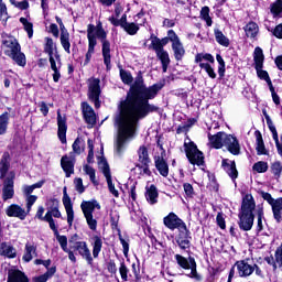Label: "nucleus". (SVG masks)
Here are the masks:
<instances>
[{
  "mask_svg": "<svg viewBox=\"0 0 282 282\" xmlns=\"http://www.w3.org/2000/svg\"><path fill=\"white\" fill-rule=\"evenodd\" d=\"M94 30H96V25L89 24L87 26V39H88V51L86 53V59L84 65H88L89 61H91V56H94L95 47L98 45L96 41V35H94Z\"/></svg>",
  "mask_w": 282,
  "mask_h": 282,
  "instance_id": "nucleus-13",
  "label": "nucleus"
},
{
  "mask_svg": "<svg viewBox=\"0 0 282 282\" xmlns=\"http://www.w3.org/2000/svg\"><path fill=\"white\" fill-rule=\"evenodd\" d=\"M101 171L107 180L108 188L111 195L118 197L119 193L118 189H116V186L113 185V181H111V170H109V164L107 162L101 163Z\"/></svg>",
  "mask_w": 282,
  "mask_h": 282,
  "instance_id": "nucleus-23",
  "label": "nucleus"
},
{
  "mask_svg": "<svg viewBox=\"0 0 282 282\" xmlns=\"http://www.w3.org/2000/svg\"><path fill=\"white\" fill-rule=\"evenodd\" d=\"M44 52L48 57L56 56V54H58V48L54 44V40H52V37H45Z\"/></svg>",
  "mask_w": 282,
  "mask_h": 282,
  "instance_id": "nucleus-34",
  "label": "nucleus"
},
{
  "mask_svg": "<svg viewBox=\"0 0 282 282\" xmlns=\"http://www.w3.org/2000/svg\"><path fill=\"white\" fill-rule=\"evenodd\" d=\"M101 250H102V238H100V236H94L93 237V257H94V259H98Z\"/></svg>",
  "mask_w": 282,
  "mask_h": 282,
  "instance_id": "nucleus-37",
  "label": "nucleus"
},
{
  "mask_svg": "<svg viewBox=\"0 0 282 282\" xmlns=\"http://www.w3.org/2000/svg\"><path fill=\"white\" fill-rule=\"evenodd\" d=\"M44 221H47L51 230H53L54 235H58V227H56V223H54V218L48 216H44Z\"/></svg>",
  "mask_w": 282,
  "mask_h": 282,
  "instance_id": "nucleus-61",
  "label": "nucleus"
},
{
  "mask_svg": "<svg viewBox=\"0 0 282 282\" xmlns=\"http://www.w3.org/2000/svg\"><path fill=\"white\" fill-rule=\"evenodd\" d=\"M73 250L78 252V254L82 256V258L87 261L88 265H91L94 263V258L91 257V250H89V246L85 241H77L72 246Z\"/></svg>",
  "mask_w": 282,
  "mask_h": 282,
  "instance_id": "nucleus-15",
  "label": "nucleus"
},
{
  "mask_svg": "<svg viewBox=\"0 0 282 282\" xmlns=\"http://www.w3.org/2000/svg\"><path fill=\"white\" fill-rule=\"evenodd\" d=\"M0 256L7 257V259H17V248L11 242H1Z\"/></svg>",
  "mask_w": 282,
  "mask_h": 282,
  "instance_id": "nucleus-27",
  "label": "nucleus"
},
{
  "mask_svg": "<svg viewBox=\"0 0 282 282\" xmlns=\"http://www.w3.org/2000/svg\"><path fill=\"white\" fill-rule=\"evenodd\" d=\"M162 84H154L150 87L144 86L142 76H138L130 87L124 101L120 105V115L116 122L119 127L117 140L115 142V153L122 155L124 147L129 140L135 138L138 131V122L147 118L149 113L160 111V108L149 100H153L158 93L162 89Z\"/></svg>",
  "mask_w": 282,
  "mask_h": 282,
  "instance_id": "nucleus-1",
  "label": "nucleus"
},
{
  "mask_svg": "<svg viewBox=\"0 0 282 282\" xmlns=\"http://www.w3.org/2000/svg\"><path fill=\"white\" fill-rule=\"evenodd\" d=\"M14 177L17 174L11 171L8 176L3 178V187H2V199L3 202H8V199H12L14 197Z\"/></svg>",
  "mask_w": 282,
  "mask_h": 282,
  "instance_id": "nucleus-12",
  "label": "nucleus"
},
{
  "mask_svg": "<svg viewBox=\"0 0 282 282\" xmlns=\"http://www.w3.org/2000/svg\"><path fill=\"white\" fill-rule=\"evenodd\" d=\"M138 162L141 164H151V158H149V149L145 145H141L138 150Z\"/></svg>",
  "mask_w": 282,
  "mask_h": 282,
  "instance_id": "nucleus-35",
  "label": "nucleus"
},
{
  "mask_svg": "<svg viewBox=\"0 0 282 282\" xmlns=\"http://www.w3.org/2000/svg\"><path fill=\"white\" fill-rule=\"evenodd\" d=\"M149 164L150 163H138L137 164V169H138L140 175H147V176L151 175V170L149 169Z\"/></svg>",
  "mask_w": 282,
  "mask_h": 282,
  "instance_id": "nucleus-56",
  "label": "nucleus"
},
{
  "mask_svg": "<svg viewBox=\"0 0 282 282\" xmlns=\"http://www.w3.org/2000/svg\"><path fill=\"white\" fill-rule=\"evenodd\" d=\"M10 122V115L8 112H4L0 116V135L6 134L8 131V124Z\"/></svg>",
  "mask_w": 282,
  "mask_h": 282,
  "instance_id": "nucleus-43",
  "label": "nucleus"
},
{
  "mask_svg": "<svg viewBox=\"0 0 282 282\" xmlns=\"http://www.w3.org/2000/svg\"><path fill=\"white\" fill-rule=\"evenodd\" d=\"M2 45L6 47L4 54L12 58L17 65L20 67H25L26 59L25 54L21 52V45L13 36H9L8 39L2 41Z\"/></svg>",
  "mask_w": 282,
  "mask_h": 282,
  "instance_id": "nucleus-3",
  "label": "nucleus"
},
{
  "mask_svg": "<svg viewBox=\"0 0 282 282\" xmlns=\"http://www.w3.org/2000/svg\"><path fill=\"white\" fill-rule=\"evenodd\" d=\"M88 98L91 102H95L96 109H100V79H89Z\"/></svg>",
  "mask_w": 282,
  "mask_h": 282,
  "instance_id": "nucleus-11",
  "label": "nucleus"
},
{
  "mask_svg": "<svg viewBox=\"0 0 282 282\" xmlns=\"http://www.w3.org/2000/svg\"><path fill=\"white\" fill-rule=\"evenodd\" d=\"M256 173H265L268 171V162L260 161L253 164Z\"/></svg>",
  "mask_w": 282,
  "mask_h": 282,
  "instance_id": "nucleus-55",
  "label": "nucleus"
},
{
  "mask_svg": "<svg viewBox=\"0 0 282 282\" xmlns=\"http://www.w3.org/2000/svg\"><path fill=\"white\" fill-rule=\"evenodd\" d=\"M175 241L181 250H188L191 248V231H188V228L180 229Z\"/></svg>",
  "mask_w": 282,
  "mask_h": 282,
  "instance_id": "nucleus-18",
  "label": "nucleus"
},
{
  "mask_svg": "<svg viewBox=\"0 0 282 282\" xmlns=\"http://www.w3.org/2000/svg\"><path fill=\"white\" fill-rule=\"evenodd\" d=\"M94 36L96 39H99L101 42L102 48V57H104V63L107 67V69H111V43L108 42L107 40V32H105V29H102V25H97L95 26L94 30Z\"/></svg>",
  "mask_w": 282,
  "mask_h": 282,
  "instance_id": "nucleus-4",
  "label": "nucleus"
},
{
  "mask_svg": "<svg viewBox=\"0 0 282 282\" xmlns=\"http://www.w3.org/2000/svg\"><path fill=\"white\" fill-rule=\"evenodd\" d=\"M223 147H225L227 151L231 153V155H239L241 153V145L239 144V140H237V137H234L232 134H225Z\"/></svg>",
  "mask_w": 282,
  "mask_h": 282,
  "instance_id": "nucleus-16",
  "label": "nucleus"
},
{
  "mask_svg": "<svg viewBox=\"0 0 282 282\" xmlns=\"http://www.w3.org/2000/svg\"><path fill=\"white\" fill-rule=\"evenodd\" d=\"M163 224L170 230H184L186 228L184 220L177 217V215L174 213H170L166 217H164Z\"/></svg>",
  "mask_w": 282,
  "mask_h": 282,
  "instance_id": "nucleus-14",
  "label": "nucleus"
},
{
  "mask_svg": "<svg viewBox=\"0 0 282 282\" xmlns=\"http://www.w3.org/2000/svg\"><path fill=\"white\" fill-rule=\"evenodd\" d=\"M43 184H45V181H40L33 185H23L22 186V193L24 197H30L34 193L35 188H42Z\"/></svg>",
  "mask_w": 282,
  "mask_h": 282,
  "instance_id": "nucleus-38",
  "label": "nucleus"
},
{
  "mask_svg": "<svg viewBox=\"0 0 282 282\" xmlns=\"http://www.w3.org/2000/svg\"><path fill=\"white\" fill-rule=\"evenodd\" d=\"M184 149L186 158L189 160L191 164H196L197 166H203L204 164V153L197 149L195 142L186 138L184 141Z\"/></svg>",
  "mask_w": 282,
  "mask_h": 282,
  "instance_id": "nucleus-5",
  "label": "nucleus"
},
{
  "mask_svg": "<svg viewBox=\"0 0 282 282\" xmlns=\"http://www.w3.org/2000/svg\"><path fill=\"white\" fill-rule=\"evenodd\" d=\"M36 199H39V196L33 195V196H25V202H26V212L30 215V212L32 210V206L36 204Z\"/></svg>",
  "mask_w": 282,
  "mask_h": 282,
  "instance_id": "nucleus-58",
  "label": "nucleus"
},
{
  "mask_svg": "<svg viewBox=\"0 0 282 282\" xmlns=\"http://www.w3.org/2000/svg\"><path fill=\"white\" fill-rule=\"evenodd\" d=\"M120 76H121L122 83H124L126 85H131V83H133V76H131L129 72L121 69Z\"/></svg>",
  "mask_w": 282,
  "mask_h": 282,
  "instance_id": "nucleus-57",
  "label": "nucleus"
},
{
  "mask_svg": "<svg viewBox=\"0 0 282 282\" xmlns=\"http://www.w3.org/2000/svg\"><path fill=\"white\" fill-rule=\"evenodd\" d=\"M275 261L279 264V267L282 268V243L275 250Z\"/></svg>",
  "mask_w": 282,
  "mask_h": 282,
  "instance_id": "nucleus-64",
  "label": "nucleus"
},
{
  "mask_svg": "<svg viewBox=\"0 0 282 282\" xmlns=\"http://www.w3.org/2000/svg\"><path fill=\"white\" fill-rule=\"evenodd\" d=\"M172 50L174 52V57L176 61H182V58H184V54H186V51L184 50V45L180 40L176 42H172Z\"/></svg>",
  "mask_w": 282,
  "mask_h": 282,
  "instance_id": "nucleus-33",
  "label": "nucleus"
},
{
  "mask_svg": "<svg viewBox=\"0 0 282 282\" xmlns=\"http://www.w3.org/2000/svg\"><path fill=\"white\" fill-rule=\"evenodd\" d=\"M20 23L24 25V30L28 33L29 39H32V36H34V25L25 18H20Z\"/></svg>",
  "mask_w": 282,
  "mask_h": 282,
  "instance_id": "nucleus-50",
  "label": "nucleus"
},
{
  "mask_svg": "<svg viewBox=\"0 0 282 282\" xmlns=\"http://www.w3.org/2000/svg\"><path fill=\"white\" fill-rule=\"evenodd\" d=\"M73 151L76 155H80L85 151V140L77 138L73 143Z\"/></svg>",
  "mask_w": 282,
  "mask_h": 282,
  "instance_id": "nucleus-49",
  "label": "nucleus"
},
{
  "mask_svg": "<svg viewBox=\"0 0 282 282\" xmlns=\"http://www.w3.org/2000/svg\"><path fill=\"white\" fill-rule=\"evenodd\" d=\"M63 204L67 215V224L72 227L74 224V204H72V198L67 194V187L63 188Z\"/></svg>",
  "mask_w": 282,
  "mask_h": 282,
  "instance_id": "nucleus-19",
  "label": "nucleus"
},
{
  "mask_svg": "<svg viewBox=\"0 0 282 282\" xmlns=\"http://www.w3.org/2000/svg\"><path fill=\"white\" fill-rule=\"evenodd\" d=\"M254 208H257L254 198L250 195L245 196L241 204V210L238 215V226L240 230H245V232L252 230V226H254Z\"/></svg>",
  "mask_w": 282,
  "mask_h": 282,
  "instance_id": "nucleus-2",
  "label": "nucleus"
},
{
  "mask_svg": "<svg viewBox=\"0 0 282 282\" xmlns=\"http://www.w3.org/2000/svg\"><path fill=\"white\" fill-rule=\"evenodd\" d=\"M34 257H36V247L34 243L31 242H26L25 247H24V254L22 257V260L25 263H30V261H32V259H34Z\"/></svg>",
  "mask_w": 282,
  "mask_h": 282,
  "instance_id": "nucleus-30",
  "label": "nucleus"
},
{
  "mask_svg": "<svg viewBox=\"0 0 282 282\" xmlns=\"http://www.w3.org/2000/svg\"><path fill=\"white\" fill-rule=\"evenodd\" d=\"M156 56L162 63L163 72L166 73V69H169V65H171V58L169 57V52L163 50L156 53Z\"/></svg>",
  "mask_w": 282,
  "mask_h": 282,
  "instance_id": "nucleus-40",
  "label": "nucleus"
},
{
  "mask_svg": "<svg viewBox=\"0 0 282 282\" xmlns=\"http://www.w3.org/2000/svg\"><path fill=\"white\" fill-rule=\"evenodd\" d=\"M61 166L66 173V177L74 175V160L69 159V156H63L61 159Z\"/></svg>",
  "mask_w": 282,
  "mask_h": 282,
  "instance_id": "nucleus-31",
  "label": "nucleus"
},
{
  "mask_svg": "<svg viewBox=\"0 0 282 282\" xmlns=\"http://www.w3.org/2000/svg\"><path fill=\"white\" fill-rule=\"evenodd\" d=\"M74 184H75V191H77V193L79 194L85 193V185H83V178L80 177L75 178Z\"/></svg>",
  "mask_w": 282,
  "mask_h": 282,
  "instance_id": "nucleus-63",
  "label": "nucleus"
},
{
  "mask_svg": "<svg viewBox=\"0 0 282 282\" xmlns=\"http://www.w3.org/2000/svg\"><path fill=\"white\" fill-rule=\"evenodd\" d=\"M85 219L90 230L98 228V221L94 218V210H100V204L96 200L83 202L80 205Z\"/></svg>",
  "mask_w": 282,
  "mask_h": 282,
  "instance_id": "nucleus-6",
  "label": "nucleus"
},
{
  "mask_svg": "<svg viewBox=\"0 0 282 282\" xmlns=\"http://www.w3.org/2000/svg\"><path fill=\"white\" fill-rule=\"evenodd\" d=\"M57 135L62 144H67V118L61 115V111H57Z\"/></svg>",
  "mask_w": 282,
  "mask_h": 282,
  "instance_id": "nucleus-20",
  "label": "nucleus"
},
{
  "mask_svg": "<svg viewBox=\"0 0 282 282\" xmlns=\"http://www.w3.org/2000/svg\"><path fill=\"white\" fill-rule=\"evenodd\" d=\"M158 197H159V193H158V187H155V185H151L150 187H147L145 199L148 204H151L152 206L153 204H158Z\"/></svg>",
  "mask_w": 282,
  "mask_h": 282,
  "instance_id": "nucleus-32",
  "label": "nucleus"
},
{
  "mask_svg": "<svg viewBox=\"0 0 282 282\" xmlns=\"http://www.w3.org/2000/svg\"><path fill=\"white\" fill-rule=\"evenodd\" d=\"M235 268L238 270V275L242 278L250 276L254 271L258 276H262V271L259 265L250 263L248 260L237 261Z\"/></svg>",
  "mask_w": 282,
  "mask_h": 282,
  "instance_id": "nucleus-10",
  "label": "nucleus"
},
{
  "mask_svg": "<svg viewBox=\"0 0 282 282\" xmlns=\"http://www.w3.org/2000/svg\"><path fill=\"white\" fill-rule=\"evenodd\" d=\"M151 45H152V50H154L155 54H159L160 52L164 51V47L162 46L159 37L152 39Z\"/></svg>",
  "mask_w": 282,
  "mask_h": 282,
  "instance_id": "nucleus-59",
  "label": "nucleus"
},
{
  "mask_svg": "<svg viewBox=\"0 0 282 282\" xmlns=\"http://www.w3.org/2000/svg\"><path fill=\"white\" fill-rule=\"evenodd\" d=\"M282 12V0H276L271 4V13L273 14L274 19L279 17Z\"/></svg>",
  "mask_w": 282,
  "mask_h": 282,
  "instance_id": "nucleus-53",
  "label": "nucleus"
},
{
  "mask_svg": "<svg viewBox=\"0 0 282 282\" xmlns=\"http://www.w3.org/2000/svg\"><path fill=\"white\" fill-rule=\"evenodd\" d=\"M6 215L8 217H15V218L20 219L21 221H24L25 217H28L29 214L20 205L11 204L10 206L7 207Z\"/></svg>",
  "mask_w": 282,
  "mask_h": 282,
  "instance_id": "nucleus-21",
  "label": "nucleus"
},
{
  "mask_svg": "<svg viewBox=\"0 0 282 282\" xmlns=\"http://www.w3.org/2000/svg\"><path fill=\"white\" fill-rule=\"evenodd\" d=\"M175 260L180 268H183V270H191L187 276L191 279H196V281L202 279V276L197 274V262H195V258H184L182 254H175Z\"/></svg>",
  "mask_w": 282,
  "mask_h": 282,
  "instance_id": "nucleus-8",
  "label": "nucleus"
},
{
  "mask_svg": "<svg viewBox=\"0 0 282 282\" xmlns=\"http://www.w3.org/2000/svg\"><path fill=\"white\" fill-rule=\"evenodd\" d=\"M257 152L258 155H268V150H265V144L263 143V137L261 132H257Z\"/></svg>",
  "mask_w": 282,
  "mask_h": 282,
  "instance_id": "nucleus-44",
  "label": "nucleus"
},
{
  "mask_svg": "<svg viewBox=\"0 0 282 282\" xmlns=\"http://www.w3.org/2000/svg\"><path fill=\"white\" fill-rule=\"evenodd\" d=\"M10 153L4 152L2 154V158L0 160V180H6V177H8V175L10 174Z\"/></svg>",
  "mask_w": 282,
  "mask_h": 282,
  "instance_id": "nucleus-25",
  "label": "nucleus"
},
{
  "mask_svg": "<svg viewBox=\"0 0 282 282\" xmlns=\"http://www.w3.org/2000/svg\"><path fill=\"white\" fill-rule=\"evenodd\" d=\"M214 34L219 45H223V47H228V45H230V40H228L219 29L214 30Z\"/></svg>",
  "mask_w": 282,
  "mask_h": 282,
  "instance_id": "nucleus-42",
  "label": "nucleus"
},
{
  "mask_svg": "<svg viewBox=\"0 0 282 282\" xmlns=\"http://www.w3.org/2000/svg\"><path fill=\"white\" fill-rule=\"evenodd\" d=\"M155 166L160 175H162L163 177H169V164L166 163V161L159 156L158 159H155Z\"/></svg>",
  "mask_w": 282,
  "mask_h": 282,
  "instance_id": "nucleus-36",
  "label": "nucleus"
},
{
  "mask_svg": "<svg viewBox=\"0 0 282 282\" xmlns=\"http://www.w3.org/2000/svg\"><path fill=\"white\" fill-rule=\"evenodd\" d=\"M88 156H87V162L88 164H91L94 162V141L91 139H88Z\"/></svg>",
  "mask_w": 282,
  "mask_h": 282,
  "instance_id": "nucleus-62",
  "label": "nucleus"
},
{
  "mask_svg": "<svg viewBox=\"0 0 282 282\" xmlns=\"http://www.w3.org/2000/svg\"><path fill=\"white\" fill-rule=\"evenodd\" d=\"M195 63H198L200 69H205L206 74H208L209 78H217V74L210 64L215 63V57H213L208 53H198L195 56Z\"/></svg>",
  "mask_w": 282,
  "mask_h": 282,
  "instance_id": "nucleus-9",
  "label": "nucleus"
},
{
  "mask_svg": "<svg viewBox=\"0 0 282 282\" xmlns=\"http://www.w3.org/2000/svg\"><path fill=\"white\" fill-rule=\"evenodd\" d=\"M59 41H61V45H62L63 50L67 54H72V50H70L72 43H69V34H67V33L61 34Z\"/></svg>",
  "mask_w": 282,
  "mask_h": 282,
  "instance_id": "nucleus-45",
  "label": "nucleus"
},
{
  "mask_svg": "<svg viewBox=\"0 0 282 282\" xmlns=\"http://www.w3.org/2000/svg\"><path fill=\"white\" fill-rule=\"evenodd\" d=\"M84 172L86 175L89 176V180L94 184V186H98L99 183H98V180H96V170L90 165H85Z\"/></svg>",
  "mask_w": 282,
  "mask_h": 282,
  "instance_id": "nucleus-48",
  "label": "nucleus"
},
{
  "mask_svg": "<svg viewBox=\"0 0 282 282\" xmlns=\"http://www.w3.org/2000/svg\"><path fill=\"white\" fill-rule=\"evenodd\" d=\"M200 18L204 22H206V25L210 28L213 25V18H210V8L203 7L200 10Z\"/></svg>",
  "mask_w": 282,
  "mask_h": 282,
  "instance_id": "nucleus-46",
  "label": "nucleus"
},
{
  "mask_svg": "<svg viewBox=\"0 0 282 282\" xmlns=\"http://www.w3.org/2000/svg\"><path fill=\"white\" fill-rule=\"evenodd\" d=\"M221 166L224 171L229 175V177L235 182L237 177H239V172L237 171V165L235 164V161H229L228 159H224Z\"/></svg>",
  "mask_w": 282,
  "mask_h": 282,
  "instance_id": "nucleus-24",
  "label": "nucleus"
},
{
  "mask_svg": "<svg viewBox=\"0 0 282 282\" xmlns=\"http://www.w3.org/2000/svg\"><path fill=\"white\" fill-rule=\"evenodd\" d=\"M253 61H254L258 78H261V80H265L268 86L271 87L272 86V80L270 79V75H268V72L262 70L263 69L264 56H263V50L259 46H257L254 48Z\"/></svg>",
  "mask_w": 282,
  "mask_h": 282,
  "instance_id": "nucleus-7",
  "label": "nucleus"
},
{
  "mask_svg": "<svg viewBox=\"0 0 282 282\" xmlns=\"http://www.w3.org/2000/svg\"><path fill=\"white\" fill-rule=\"evenodd\" d=\"M48 63L53 72V80L54 83H58V80H61V67H63V62L61 61V54L55 53V55L48 56Z\"/></svg>",
  "mask_w": 282,
  "mask_h": 282,
  "instance_id": "nucleus-17",
  "label": "nucleus"
},
{
  "mask_svg": "<svg viewBox=\"0 0 282 282\" xmlns=\"http://www.w3.org/2000/svg\"><path fill=\"white\" fill-rule=\"evenodd\" d=\"M62 250L65 252V250H68L69 248H67V236H61L59 232H57V235H55Z\"/></svg>",
  "mask_w": 282,
  "mask_h": 282,
  "instance_id": "nucleus-60",
  "label": "nucleus"
},
{
  "mask_svg": "<svg viewBox=\"0 0 282 282\" xmlns=\"http://www.w3.org/2000/svg\"><path fill=\"white\" fill-rule=\"evenodd\" d=\"M245 32L248 39H254L259 34V25H257L254 22H249L245 26Z\"/></svg>",
  "mask_w": 282,
  "mask_h": 282,
  "instance_id": "nucleus-39",
  "label": "nucleus"
},
{
  "mask_svg": "<svg viewBox=\"0 0 282 282\" xmlns=\"http://www.w3.org/2000/svg\"><path fill=\"white\" fill-rule=\"evenodd\" d=\"M257 217H258L257 232H261V230H263V208L262 207L257 209Z\"/></svg>",
  "mask_w": 282,
  "mask_h": 282,
  "instance_id": "nucleus-54",
  "label": "nucleus"
},
{
  "mask_svg": "<svg viewBox=\"0 0 282 282\" xmlns=\"http://www.w3.org/2000/svg\"><path fill=\"white\" fill-rule=\"evenodd\" d=\"M273 210V217L279 223L281 221V212H282V198H278L271 205Z\"/></svg>",
  "mask_w": 282,
  "mask_h": 282,
  "instance_id": "nucleus-41",
  "label": "nucleus"
},
{
  "mask_svg": "<svg viewBox=\"0 0 282 282\" xmlns=\"http://www.w3.org/2000/svg\"><path fill=\"white\" fill-rule=\"evenodd\" d=\"M7 282H30L28 275L21 270H11L8 273Z\"/></svg>",
  "mask_w": 282,
  "mask_h": 282,
  "instance_id": "nucleus-29",
  "label": "nucleus"
},
{
  "mask_svg": "<svg viewBox=\"0 0 282 282\" xmlns=\"http://www.w3.org/2000/svg\"><path fill=\"white\" fill-rule=\"evenodd\" d=\"M56 274V267H52L44 274L34 279L35 282H47L52 279V275Z\"/></svg>",
  "mask_w": 282,
  "mask_h": 282,
  "instance_id": "nucleus-47",
  "label": "nucleus"
},
{
  "mask_svg": "<svg viewBox=\"0 0 282 282\" xmlns=\"http://www.w3.org/2000/svg\"><path fill=\"white\" fill-rule=\"evenodd\" d=\"M82 111L85 122L90 124V127H94V124H96V112L94 111V108L84 101L82 102Z\"/></svg>",
  "mask_w": 282,
  "mask_h": 282,
  "instance_id": "nucleus-22",
  "label": "nucleus"
},
{
  "mask_svg": "<svg viewBox=\"0 0 282 282\" xmlns=\"http://www.w3.org/2000/svg\"><path fill=\"white\" fill-rule=\"evenodd\" d=\"M271 173L274 175L275 180H279V177H281L282 163L280 161H275L271 164Z\"/></svg>",
  "mask_w": 282,
  "mask_h": 282,
  "instance_id": "nucleus-52",
  "label": "nucleus"
},
{
  "mask_svg": "<svg viewBox=\"0 0 282 282\" xmlns=\"http://www.w3.org/2000/svg\"><path fill=\"white\" fill-rule=\"evenodd\" d=\"M47 205L50 206L45 217L50 216V217H55L56 219H61L62 215H61V210H58V199L53 198L50 199L47 202Z\"/></svg>",
  "mask_w": 282,
  "mask_h": 282,
  "instance_id": "nucleus-28",
  "label": "nucleus"
},
{
  "mask_svg": "<svg viewBox=\"0 0 282 282\" xmlns=\"http://www.w3.org/2000/svg\"><path fill=\"white\" fill-rule=\"evenodd\" d=\"M209 144L214 149H223L226 140V132H217L216 134L208 133Z\"/></svg>",
  "mask_w": 282,
  "mask_h": 282,
  "instance_id": "nucleus-26",
  "label": "nucleus"
},
{
  "mask_svg": "<svg viewBox=\"0 0 282 282\" xmlns=\"http://www.w3.org/2000/svg\"><path fill=\"white\" fill-rule=\"evenodd\" d=\"M122 29L124 30V32H127V34L133 36L134 34H138V30H140V26H138V24L133 22H128L123 24Z\"/></svg>",
  "mask_w": 282,
  "mask_h": 282,
  "instance_id": "nucleus-51",
  "label": "nucleus"
}]
</instances>
